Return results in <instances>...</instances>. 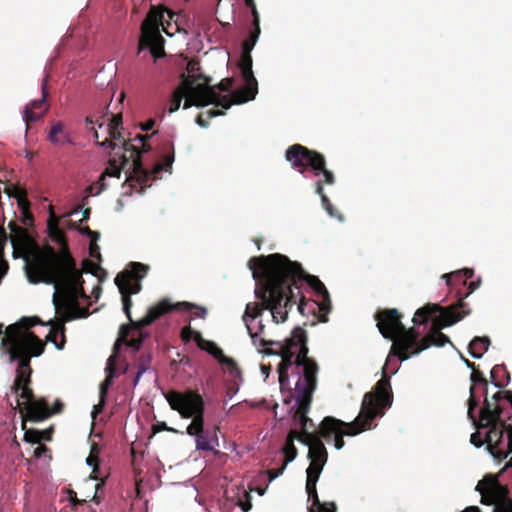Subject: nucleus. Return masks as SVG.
Segmentation results:
<instances>
[{
	"label": "nucleus",
	"instance_id": "6ab92c4d",
	"mask_svg": "<svg viewBox=\"0 0 512 512\" xmlns=\"http://www.w3.org/2000/svg\"><path fill=\"white\" fill-rule=\"evenodd\" d=\"M420 333L414 328H406L399 331L397 338L394 340L391 349L390 356H396L400 361H405L410 358L411 355H415L413 351L421 344L419 340Z\"/></svg>",
	"mask_w": 512,
	"mask_h": 512
},
{
	"label": "nucleus",
	"instance_id": "423d86ee",
	"mask_svg": "<svg viewBox=\"0 0 512 512\" xmlns=\"http://www.w3.org/2000/svg\"><path fill=\"white\" fill-rule=\"evenodd\" d=\"M1 344L7 349L12 360H18L16 377L12 385V391L18 394L20 388L31 384V357L42 355L46 345L31 331L21 334L18 324H11L6 328Z\"/></svg>",
	"mask_w": 512,
	"mask_h": 512
},
{
	"label": "nucleus",
	"instance_id": "e2e57ef3",
	"mask_svg": "<svg viewBox=\"0 0 512 512\" xmlns=\"http://www.w3.org/2000/svg\"><path fill=\"white\" fill-rule=\"evenodd\" d=\"M68 499L71 503L72 506H78V505H82L83 503H85L86 501L85 500H80L77 498V494L74 490H69L68 491Z\"/></svg>",
	"mask_w": 512,
	"mask_h": 512
},
{
	"label": "nucleus",
	"instance_id": "f03ea898",
	"mask_svg": "<svg viewBox=\"0 0 512 512\" xmlns=\"http://www.w3.org/2000/svg\"><path fill=\"white\" fill-rule=\"evenodd\" d=\"M47 231L50 239L59 245V250L48 244L36 248L30 255L29 282L54 285L53 304L57 311L67 309L70 304L79 309L77 297L84 293L82 272L77 268L65 232L59 227V218L52 209L47 220Z\"/></svg>",
	"mask_w": 512,
	"mask_h": 512
},
{
	"label": "nucleus",
	"instance_id": "774afa93",
	"mask_svg": "<svg viewBox=\"0 0 512 512\" xmlns=\"http://www.w3.org/2000/svg\"><path fill=\"white\" fill-rule=\"evenodd\" d=\"M194 332L195 331L192 330L191 327H189V326L188 327H184L181 330V338H182V340L185 341V342L189 341L192 338Z\"/></svg>",
	"mask_w": 512,
	"mask_h": 512
},
{
	"label": "nucleus",
	"instance_id": "a878e982",
	"mask_svg": "<svg viewBox=\"0 0 512 512\" xmlns=\"http://www.w3.org/2000/svg\"><path fill=\"white\" fill-rule=\"evenodd\" d=\"M47 140L53 145L58 146L74 144L71 133L65 128V124L61 121H57L52 124L47 136Z\"/></svg>",
	"mask_w": 512,
	"mask_h": 512
},
{
	"label": "nucleus",
	"instance_id": "9d476101",
	"mask_svg": "<svg viewBox=\"0 0 512 512\" xmlns=\"http://www.w3.org/2000/svg\"><path fill=\"white\" fill-rule=\"evenodd\" d=\"M165 398L172 410L177 411L182 418L192 419L186 428V433L196 438L204 431L205 402L196 390L184 392L170 390Z\"/></svg>",
	"mask_w": 512,
	"mask_h": 512
},
{
	"label": "nucleus",
	"instance_id": "5fc2aeb1",
	"mask_svg": "<svg viewBox=\"0 0 512 512\" xmlns=\"http://www.w3.org/2000/svg\"><path fill=\"white\" fill-rule=\"evenodd\" d=\"M79 231L88 236L92 242H96L100 237L99 232L91 230L88 226L80 228Z\"/></svg>",
	"mask_w": 512,
	"mask_h": 512
},
{
	"label": "nucleus",
	"instance_id": "58836bf2",
	"mask_svg": "<svg viewBox=\"0 0 512 512\" xmlns=\"http://www.w3.org/2000/svg\"><path fill=\"white\" fill-rule=\"evenodd\" d=\"M184 96H185V90L182 87V85H180L172 93V96L170 99L169 113H174L179 109Z\"/></svg>",
	"mask_w": 512,
	"mask_h": 512
},
{
	"label": "nucleus",
	"instance_id": "f8f14e48",
	"mask_svg": "<svg viewBox=\"0 0 512 512\" xmlns=\"http://www.w3.org/2000/svg\"><path fill=\"white\" fill-rule=\"evenodd\" d=\"M168 14L169 19H173V13L161 6H152L141 24V36L139 39V51L143 48H149L150 53L156 59L165 55L164 38L160 34V26L167 34L168 31L164 26V16Z\"/></svg>",
	"mask_w": 512,
	"mask_h": 512
},
{
	"label": "nucleus",
	"instance_id": "9b49d317",
	"mask_svg": "<svg viewBox=\"0 0 512 512\" xmlns=\"http://www.w3.org/2000/svg\"><path fill=\"white\" fill-rule=\"evenodd\" d=\"M182 77V87L185 90V102L184 109H188L192 106L204 107L209 104L220 106L223 109H229L232 106L230 97L225 95L221 96L214 90L210 83V77L203 74L197 76L186 77L185 74Z\"/></svg>",
	"mask_w": 512,
	"mask_h": 512
},
{
	"label": "nucleus",
	"instance_id": "79ce46f5",
	"mask_svg": "<svg viewBox=\"0 0 512 512\" xmlns=\"http://www.w3.org/2000/svg\"><path fill=\"white\" fill-rule=\"evenodd\" d=\"M282 452L284 454L285 464L292 462L297 456V449L294 445V442L286 441L284 447L282 448Z\"/></svg>",
	"mask_w": 512,
	"mask_h": 512
},
{
	"label": "nucleus",
	"instance_id": "e433bc0d",
	"mask_svg": "<svg viewBox=\"0 0 512 512\" xmlns=\"http://www.w3.org/2000/svg\"><path fill=\"white\" fill-rule=\"evenodd\" d=\"M150 362H151V356L149 354L147 355H141L139 359L137 360V368L138 371L136 373V376L133 381V385L136 386L143 375L149 368H150Z\"/></svg>",
	"mask_w": 512,
	"mask_h": 512
},
{
	"label": "nucleus",
	"instance_id": "ea45409f",
	"mask_svg": "<svg viewBox=\"0 0 512 512\" xmlns=\"http://www.w3.org/2000/svg\"><path fill=\"white\" fill-rule=\"evenodd\" d=\"M98 184H99V186H97V184H91L90 186L87 187V189H86L87 195L85 197H83V199L81 201V205L78 206L77 210L82 209L84 206H86L88 204L89 196L98 195L106 188L105 182H102L99 180Z\"/></svg>",
	"mask_w": 512,
	"mask_h": 512
},
{
	"label": "nucleus",
	"instance_id": "b1692460",
	"mask_svg": "<svg viewBox=\"0 0 512 512\" xmlns=\"http://www.w3.org/2000/svg\"><path fill=\"white\" fill-rule=\"evenodd\" d=\"M73 318V315L67 314L63 319L49 321L48 324L51 325V328L48 335L46 336V341L52 342L58 350H63L66 343L65 322Z\"/></svg>",
	"mask_w": 512,
	"mask_h": 512
},
{
	"label": "nucleus",
	"instance_id": "4c0bfd02",
	"mask_svg": "<svg viewBox=\"0 0 512 512\" xmlns=\"http://www.w3.org/2000/svg\"><path fill=\"white\" fill-rule=\"evenodd\" d=\"M217 361L220 365L225 366L232 376L237 377L240 375L241 371L233 358H230L223 353Z\"/></svg>",
	"mask_w": 512,
	"mask_h": 512
},
{
	"label": "nucleus",
	"instance_id": "a18cd8bd",
	"mask_svg": "<svg viewBox=\"0 0 512 512\" xmlns=\"http://www.w3.org/2000/svg\"><path fill=\"white\" fill-rule=\"evenodd\" d=\"M172 148V153L171 154H167L163 157V163L162 164H158L156 167H157V171H160V170H165V171H169L171 170L172 168V163L174 162V150H173V146H171Z\"/></svg>",
	"mask_w": 512,
	"mask_h": 512
},
{
	"label": "nucleus",
	"instance_id": "5701e85b",
	"mask_svg": "<svg viewBox=\"0 0 512 512\" xmlns=\"http://www.w3.org/2000/svg\"><path fill=\"white\" fill-rule=\"evenodd\" d=\"M470 380L472 382L471 386H470V396H469V399H468V417L475 422V415H474V409L478 406V400L476 398V395H475V390H476V385L477 384H481L483 385V392L485 394V399L487 398V393H488V381L486 379V377L484 376V374L478 370V369H474V371H472L471 373V376H470Z\"/></svg>",
	"mask_w": 512,
	"mask_h": 512
},
{
	"label": "nucleus",
	"instance_id": "4d7b16f0",
	"mask_svg": "<svg viewBox=\"0 0 512 512\" xmlns=\"http://www.w3.org/2000/svg\"><path fill=\"white\" fill-rule=\"evenodd\" d=\"M83 268L86 273L96 274L97 270L99 269V265L91 260H84Z\"/></svg>",
	"mask_w": 512,
	"mask_h": 512
},
{
	"label": "nucleus",
	"instance_id": "aec40b11",
	"mask_svg": "<svg viewBox=\"0 0 512 512\" xmlns=\"http://www.w3.org/2000/svg\"><path fill=\"white\" fill-rule=\"evenodd\" d=\"M476 491L481 494V503L494 505L508 497V489L501 485L498 476L487 474L477 483Z\"/></svg>",
	"mask_w": 512,
	"mask_h": 512
},
{
	"label": "nucleus",
	"instance_id": "bb28decb",
	"mask_svg": "<svg viewBox=\"0 0 512 512\" xmlns=\"http://www.w3.org/2000/svg\"><path fill=\"white\" fill-rule=\"evenodd\" d=\"M306 492L309 499L312 500L309 512H336V504L334 502L321 503L318 497L316 484H306Z\"/></svg>",
	"mask_w": 512,
	"mask_h": 512
},
{
	"label": "nucleus",
	"instance_id": "ddd939ff",
	"mask_svg": "<svg viewBox=\"0 0 512 512\" xmlns=\"http://www.w3.org/2000/svg\"><path fill=\"white\" fill-rule=\"evenodd\" d=\"M504 408L500 405L492 408L488 398L484 400L483 406L480 410L479 420L475 418V425L477 430L489 428L485 442L488 451L493 455L499 449L503 439V427H505V419L502 418Z\"/></svg>",
	"mask_w": 512,
	"mask_h": 512
},
{
	"label": "nucleus",
	"instance_id": "8fccbe9b",
	"mask_svg": "<svg viewBox=\"0 0 512 512\" xmlns=\"http://www.w3.org/2000/svg\"><path fill=\"white\" fill-rule=\"evenodd\" d=\"M510 453H512V439H508L507 451H503L500 448L496 450L493 457L499 460L505 459Z\"/></svg>",
	"mask_w": 512,
	"mask_h": 512
},
{
	"label": "nucleus",
	"instance_id": "c756f323",
	"mask_svg": "<svg viewBox=\"0 0 512 512\" xmlns=\"http://www.w3.org/2000/svg\"><path fill=\"white\" fill-rule=\"evenodd\" d=\"M490 343V339L487 336H476L469 343L468 352L473 358L480 359L488 350Z\"/></svg>",
	"mask_w": 512,
	"mask_h": 512
},
{
	"label": "nucleus",
	"instance_id": "c9c22d12",
	"mask_svg": "<svg viewBox=\"0 0 512 512\" xmlns=\"http://www.w3.org/2000/svg\"><path fill=\"white\" fill-rule=\"evenodd\" d=\"M324 466H325V464L311 461L309 467L306 470V474H307L306 484H310L311 486H312V484H317V481L320 477V474H321Z\"/></svg>",
	"mask_w": 512,
	"mask_h": 512
},
{
	"label": "nucleus",
	"instance_id": "f257e3e1",
	"mask_svg": "<svg viewBox=\"0 0 512 512\" xmlns=\"http://www.w3.org/2000/svg\"><path fill=\"white\" fill-rule=\"evenodd\" d=\"M248 266L258 281L255 290L256 297L262 300L264 307L270 310L276 323L287 320L288 311L297 304L293 288L299 290L302 282H306L316 293L318 300L309 303L303 295L299 300L297 309L302 315L307 312L321 313L320 322L328 321L331 311V300L328 290L321 280L304 271L301 264L291 261L287 256L274 253L250 258Z\"/></svg>",
	"mask_w": 512,
	"mask_h": 512
},
{
	"label": "nucleus",
	"instance_id": "13d9d810",
	"mask_svg": "<svg viewBox=\"0 0 512 512\" xmlns=\"http://www.w3.org/2000/svg\"><path fill=\"white\" fill-rule=\"evenodd\" d=\"M89 254L92 258H95V259L101 261L100 247L97 245L96 242L91 241L90 247H89Z\"/></svg>",
	"mask_w": 512,
	"mask_h": 512
},
{
	"label": "nucleus",
	"instance_id": "603ef678",
	"mask_svg": "<svg viewBox=\"0 0 512 512\" xmlns=\"http://www.w3.org/2000/svg\"><path fill=\"white\" fill-rule=\"evenodd\" d=\"M4 192L8 194L10 197H15L17 199V195L25 194V190L14 185L6 186Z\"/></svg>",
	"mask_w": 512,
	"mask_h": 512
},
{
	"label": "nucleus",
	"instance_id": "20e7f679",
	"mask_svg": "<svg viewBox=\"0 0 512 512\" xmlns=\"http://www.w3.org/2000/svg\"><path fill=\"white\" fill-rule=\"evenodd\" d=\"M393 393L390 379L383 371V377L377 381L372 391L365 393L359 415L351 422H344L332 416H326L319 425V434L329 441L334 437V446L344 447L343 436H355L369 429L376 417H382L392 405Z\"/></svg>",
	"mask_w": 512,
	"mask_h": 512
},
{
	"label": "nucleus",
	"instance_id": "2f4dec72",
	"mask_svg": "<svg viewBox=\"0 0 512 512\" xmlns=\"http://www.w3.org/2000/svg\"><path fill=\"white\" fill-rule=\"evenodd\" d=\"M473 276V269L464 268L462 270L443 274L442 278L445 279L447 286L451 287L453 285V282H459L462 283L463 285H466L467 280L471 279Z\"/></svg>",
	"mask_w": 512,
	"mask_h": 512
},
{
	"label": "nucleus",
	"instance_id": "c85d7f7f",
	"mask_svg": "<svg viewBox=\"0 0 512 512\" xmlns=\"http://www.w3.org/2000/svg\"><path fill=\"white\" fill-rule=\"evenodd\" d=\"M122 124V116L114 115L108 124V132L111 139H105L102 142H97L100 146L109 147L112 150H115L117 144L112 141L113 140H121V133L118 130V127Z\"/></svg>",
	"mask_w": 512,
	"mask_h": 512
},
{
	"label": "nucleus",
	"instance_id": "37998d69",
	"mask_svg": "<svg viewBox=\"0 0 512 512\" xmlns=\"http://www.w3.org/2000/svg\"><path fill=\"white\" fill-rule=\"evenodd\" d=\"M200 349L212 355L216 360H218V358H220V356L223 354V350L218 347L216 343L209 340H206L203 344V348Z\"/></svg>",
	"mask_w": 512,
	"mask_h": 512
},
{
	"label": "nucleus",
	"instance_id": "a211bd4d",
	"mask_svg": "<svg viewBox=\"0 0 512 512\" xmlns=\"http://www.w3.org/2000/svg\"><path fill=\"white\" fill-rule=\"evenodd\" d=\"M261 306L260 307L257 303H248L246 305V308H245V312H244V315H243V321L245 322V325L247 327V330H248V333L252 339V342L254 345H258V346H261V347H265L264 350H262V353L266 354V355H280V346L279 344H266V345H262L261 344V340H264L266 342H273L272 340H266L261 336V334L263 333L264 331V325L263 324H259V331L258 332H253L251 326H250V323H249V319L251 320H255L258 316L261 315V312H262V309H266L264 307V304L263 302L261 301Z\"/></svg>",
	"mask_w": 512,
	"mask_h": 512
},
{
	"label": "nucleus",
	"instance_id": "72a5a7b5",
	"mask_svg": "<svg viewBox=\"0 0 512 512\" xmlns=\"http://www.w3.org/2000/svg\"><path fill=\"white\" fill-rule=\"evenodd\" d=\"M114 360H115L114 355L110 356L108 359V365L106 368V370L108 372V376L106 377V379L102 382V384L100 386V398L105 399L107 391L109 389V386L112 383V378L114 377V373H115Z\"/></svg>",
	"mask_w": 512,
	"mask_h": 512
},
{
	"label": "nucleus",
	"instance_id": "412c9836",
	"mask_svg": "<svg viewBox=\"0 0 512 512\" xmlns=\"http://www.w3.org/2000/svg\"><path fill=\"white\" fill-rule=\"evenodd\" d=\"M401 314L395 308L382 309L375 314L377 328L385 339L394 340L399 331L404 330V324L401 321Z\"/></svg>",
	"mask_w": 512,
	"mask_h": 512
},
{
	"label": "nucleus",
	"instance_id": "4be33fe9",
	"mask_svg": "<svg viewBox=\"0 0 512 512\" xmlns=\"http://www.w3.org/2000/svg\"><path fill=\"white\" fill-rule=\"evenodd\" d=\"M48 77L43 79L41 85L42 97L41 99L33 100L30 104L26 105L24 109L23 119L26 123V128H29V123L40 120L43 115L48 111L49 105L46 103L48 97L47 90Z\"/></svg>",
	"mask_w": 512,
	"mask_h": 512
},
{
	"label": "nucleus",
	"instance_id": "680f3d73",
	"mask_svg": "<svg viewBox=\"0 0 512 512\" xmlns=\"http://www.w3.org/2000/svg\"><path fill=\"white\" fill-rule=\"evenodd\" d=\"M54 433V426L51 425L49 428L40 431L41 441H51Z\"/></svg>",
	"mask_w": 512,
	"mask_h": 512
},
{
	"label": "nucleus",
	"instance_id": "393cba45",
	"mask_svg": "<svg viewBox=\"0 0 512 512\" xmlns=\"http://www.w3.org/2000/svg\"><path fill=\"white\" fill-rule=\"evenodd\" d=\"M321 438L322 437L319 433L311 435L309 444L306 445L309 447L308 458L312 462L326 464L328 460V452Z\"/></svg>",
	"mask_w": 512,
	"mask_h": 512
},
{
	"label": "nucleus",
	"instance_id": "338daca9",
	"mask_svg": "<svg viewBox=\"0 0 512 512\" xmlns=\"http://www.w3.org/2000/svg\"><path fill=\"white\" fill-rule=\"evenodd\" d=\"M245 497L247 498L246 501H241L240 500L238 502V505L241 507L243 512H248V511L251 510L252 504H251V501H250V495L247 492L245 493Z\"/></svg>",
	"mask_w": 512,
	"mask_h": 512
},
{
	"label": "nucleus",
	"instance_id": "0e129e2a",
	"mask_svg": "<svg viewBox=\"0 0 512 512\" xmlns=\"http://www.w3.org/2000/svg\"><path fill=\"white\" fill-rule=\"evenodd\" d=\"M286 466H287V464H285V462H283V464L280 468L270 469L268 471L270 481L277 478L278 476H280L283 473V471L285 470Z\"/></svg>",
	"mask_w": 512,
	"mask_h": 512
},
{
	"label": "nucleus",
	"instance_id": "09e8293b",
	"mask_svg": "<svg viewBox=\"0 0 512 512\" xmlns=\"http://www.w3.org/2000/svg\"><path fill=\"white\" fill-rule=\"evenodd\" d=\"M233 83H234L233 78H225L222 81H220L216 86H213V87H214V89L218 88L222 92H229Z\"/></svg>",
	"mask_w": 512,
	"mask_h": 512
},
{
	"label": "nucleus",
	"instance_id": "49530a36",
	"mask_svg": "<svg viewBox=\"0 0 512 512\" xmlns=\"http://www.w3.org/2000/svg\"><path fill=\"white\" fill-rule=\"evenodd\" d=\"M9 240V236L3 227V225L0 226V261H6L4 259V249Z\"/></svg>",
	"mask_w": 512,
	"mask_h": 512
},
{
	"label": "nucleus",
	"instance_id": "7c9ffc66",
	"mask_svg": "<svg viewBox=\"0 0 512 512\" xmlns=\"http://www.w3.org/2000/svg\"><path fill=\"white\" fill-rule=\"evenodd\" d=\"M252 25H253V30L250 31V34L248 36L247 39H245L242 43V53H241V58H252L251 57V51L253 50L258 38H259V35H260V22H253L252 21Z\"/></svg>",
	"mask_w": 512,
	"mask_h": 512
},
{
	"label": "nucleus",
	"instance_id": "a19ab883",
	"mask_svg": "<svg viewBox=\"0 0 512 512\" xmlns=\"http://www.w3.org/2000/svg\"><path fill=\"white\" fill-rule=\"evenodd\" d=\"M224 112L218 109H210L206 112V118L203 117V113L199 114L196 118V123L201 127H207L209 120L213 117L223 115Z\"/></svg>",
	"mask_w": 512,
	"mask_h": 512
},
{
	"label": "nucleus",
	"instance_id": "1a4fd4ad",
	"mask_svg": "<svg viewBox=\"0 0 512 512\" xmlns=\"http://www.w3.org/2000/svg\"><path fill=\"white\" fill-rule=\"evenodd\" d=\"M285 158L291 167L302 175L306 172H311L314 177L322 175V178L315 182V192L320 196L328 214L335 216L334 208L324 192V185H333L336 179L334 173L327 168L325 156L301 144H293L287 148Z\"/></svg>",
	"mask_w": 512,
	"mask_h": 512
},
{
	"label": "nucleus",
	"instance_id": "39448f33",
	"mask_svg": "<svg viewBox=\"0 0 512 512\" xmlns=\"http://www.w3.org/2000/svg\"><path fill=\"white\" fill-rule=\"evenodd\" d=\"M150 137L137 134L133 139L122 140L120 149L123 150V153L119 156L120 165L117 164L115 157L110 159L108 167L100 176V181L104 182L106 176L120 178L122 169L129 165L130 171L123 184V188L126 189L125 193L128 195H132L133 192L142 193L150 180V174L142 164V153L151 149L148 143Z\"/></svg>",
	"mask_w": 512,
	"mask_h": 512
},
{
	"label": "nucleus",
	"instance_id": "de8ad7c7",
	"mask_svg": "<svg viewBox=\"0 0 512 512\" xmlns=\"http://www.w3.org/2000/svg\"><path fill=\"white\" fill-rule=\"evenodd\" d=\"M21 223L26 227H33L34 225V217L30 210L21 212Z\"/></svg>",
	"mask_w": 512,
	"mask_h": 512
},
{
	"label": "nucleus",
	"instance_id": "052dcab7",
	"mask_svg": "<svg viewBox=\"0 0 512 512\" xmlns=\"http://www.w3.org/2000/svg\"><path fill=\"white\" fill-rule=\"evenodd\" d=\"M480 284H481V280H480V279H478V280H476V281H471V282L469 283L468 287H467V290H468V291H467V292H466V294H465L463 297H461L457 302H459L461 299L464 301V299H465L466 297H468L471 293H473L476 289H478V288H479Z\"/></svg>",
	"mask_w": 512,
	"mask_h": 512
},
{
	"label": "nucleus",
	"instance_id": "6e6552de",
	"mask_svg": "<svg viewBox=\"0 0 512 512\" xmlns=\"http://www.w3.org/2000/svg\"><path fill=\"white\" fill-rule=\"evenodd\" d=\"M128 267L129 269L122 271L115 277V284L121 293L123 311L130 322L128 325L121 326L118 341L138 351L144 339L143 329L145 327H141L139 329L140 333H138L133 326L138 321H134L131 317V295L141 291L140 281L147 275L149 266L140 262H130Z\"/></svg>",
	"mask_w": 512,
	"mask_h": 512
},
{
	"label": "nucleus",
	"instance_id": "f3484780",
	"mask_svg": "<svg viewBox=\"0 0 512 512\" xmlns=\"http://www.w3.org/2000/svg\"><path fill=\"white\" fill-rule=\"evenodd\" d=\"M252 62V58L240 59L239 68L245 86L232 93V99L230 98L232 104H242L251 101L258 93V82L252 71Z\"/></svg>",
	"mask_w": 512,
	"mask_h": 512
},
{
	"label": "nucleus",
	"instance_id": "2eb2a0df",
	"mask_svg": "<svg viewBox=\"0 0 512 512\" xmlns=\"http://www.w3.org/2000/svg\"><path fill=\"white\" fill-rule=\"evenodd\" d=\"M172 310H180V311H188L195 318H205L207 315V309L205 307L198 306L196 304L190 302H178L176 304H172L168 299H163L158 302L156 305L150 307L148 309L147 314L138 320L137 323H134L133 326L135 330L139 332L141 327H147L152 324L155 320L160 318L161 316L171 312Z\"/></svg>",
	"mask_w": 512,
	"mask_h": 512
},
{
	"label": "nucleus",
	"instance_id": "bf43d9fd",
	"mask_svg": "<svg viewBox=\"0 0 512 512\" xmlns=\"http://www.w3.org/2000/svg\"><path fill=\"white\" fill-rule=\"evenodd\" d=\"M470 442L477 448H480L484 443H486L485 440L481 438L479 431H476L471 434Z\"/></svg>",
	"mask_w": 512,
	"mask_h": 512
},
{
	"label": "nucleus",
	"instance_id": "3c124183",
	"mask_svg": "<svg viewBox=\"0 0 512 512\" xmlns=\"http://www.w3.org/2000/svg\"><path fill=\"white\" fill-rule=\"evenodd\" d=\"M17 204L21 212L30 210V202L26 197V193L17 195Z\"/></svg>",
	"mask_w": 512,
	"mask_h": 512
},
{
	"label": "nucleus",
	"instance_id": "864d4df0",
	"mask_svg": "<svg viewBox=\"0 0 512 512\" xmlns=\"http://www.w3.org/2000/svg\"><path fill=\"white\" fill-rule=\"evenodd\" d=\"M506 391H498L496 392L493 396H492V400L493 402H491L489 399V403L491 404V407L494 408L496 407L497 405H500L502 408V404H501V401L502 400H505V396H506Z\"/></svg>",
	"mask_w": 512,
	"mask_h": 512
},
{
	"label": "nucleus",
	"instance_id": "6e6d98bb",
	"mask_svg": "<svg viewBox=\"0 0 512 512\" xmlns=\"http://www.w3.org/2000/svg\"><path fill=\"white\" fill-rule=\"evenodd\" d=\"M245 5L251 9L253 22H260V16L254 0H244Z\"/></svg>",
	"mask_w": 512,
	"mask_h": 512
},
{
	"label": "nucleus",
	"instance_id": "473e14b6",
	"mask_svg": "<svg viewBox=\"0 0 512 512\" xmlns=\"http://www.w3.org/2000/svg\"><path fill=\"white\" fill-rule=\"evenodd\" d=\"M491 382L498 388L504 387L510 381V375L504 365H495L490 372Z\"/></svg>",
	"mask_w": 512,
	"mask_h": 512
},
{
	"label": "nucleus",
	"instance_id": "dca6fc26",
	"mask_svg": "<svg viewBox=\"0 0 512 512\" xmlns=\"http://www.w3.org/2000/svg\"><path fill=\"white\" fill-rule=\"evenodd\" d=\"M8 228L11 231V234L8 236L13 247V256L14 258L22 257L24 259L25 274L27 279L29 280L30 255L36 250V248H40V246L29 233V227H21L16 222L10 221L8 223Z\"/></svg>",
	"mask_w": 512,
	"mask_h": 512
},
{
	"label": "nucleus",
	"instance_id": "4468645a",
	"mask_svg": "<svg viewBox=\"0 0 512 512\" xmlns=\"http://www.w3.org/2000/svg\"><path fill=\"white\" fill-rule=\"evenodd\" d=\"M19 397L24 399L25 419L30 422L38 423L49 419L53 415L61 414L64 410V403L56 399L52 406L45 397H36L30 385L20 388Z\"/></svg>",
	"mask_w": 512,
	"mask_h": 512
},
{
	"label": "nucleus",
	"instance_id": "0eeeda50",
	"mask_svg": "<svg viewBox=\"0 0 512 512\" xmlns=\"http://www.w3.org/2000/svg\"><path fill=\"white\" fill-rule=\"evenodd\" d=\"M470 312L467 303L463 302L462 299L447 307H442L436 303H428L417 309L413 317L414 324H426L428 319L432 318L433 329L429 335L421 339V344L413 353H420L432 345L442 347L446 343H450L449 337L442 333L440 329L459 322Z\"/></svg>",
	"mask_w": 512,
	"mask_h": 512
},
{
	"label": "nucleus",
	"instance_id": "cd10ccee",
	"mask_svg": "<svg viewBox=\"0 0 512 512\" xmlns=\"http://www.w3.org/2000/svg\"><path fill=\"white\" fill-rule=\"evenodd\" d=\"M218 427H214L213 430H204L196 438V449L202 451H212L215 446H218L217 437Z\"/></svg>",
	"mask_w": 512,
	"mask_h": 512
},
{
	"label": "nucleus",
	"instance_id": "c03bdc74",
	"mask_svg": "<svg viewBox=\"0 0 512 512\" xmlns=\"http://www.w3.org/2000/svg\"><path fill=\"white\" fill-rule=\"evenodd\" d=\"M24 440L28 443L32 444H40V430L37 429H29L25 431Z\"/></svg>",
	"mask_w": 512,
	"mask_h": 512
},
{
	"label": "nucleus",
	"instance_id": "f704fd0d",
	"mask_svg": "<svg viewBox=\"0 0 512 512\" xmlns=\"http://www.w3.org/2000/svg\"><path fill=\"white\" fill-rule=\"evenodd\" d=\"M311 435H315V433L309 432L306 428H301V431L291 429L287 435L286 441L294 442L295 440H298L304 445H307L309 444Z\"/></svg>",
	"mask_w": 512,
	"mask_h": 512
},
{
	"label": "nucleus",
	"instance_id": "69168bd1",
	"mask_svg": "<svg viewBox=\"0 0 512 512\" xmlns=\"http://www.w3.org/2000/svg\"><path fill=\"white\" fill-rule=\"evenodd\" d=\"M186 69L189 74H194L200 69V64L196 60H191L187 63ZM192 76H194V75H192ZM189 77H191V75Z\"/></svg>",
	"mask_w": 512,
	"mask_h": 512
},
{
	"label": "nucleus",
	"instance_id": "7ed1b4c3",
	"mask_svg": "<svg viewBox=\"0 0 512 512\" xmlns=\"http://www.w3.org/2000/svg\"><path fill=\"white\" fill-rule=\"evenodd\" d=\"M276 342H269L273 344ZM262 345L268 342L261 340ZM280 346L281 361L277 372L281 391L289 392L284 399L289 404L295 398L296 404L290 409L294 421H298L301 428H306L308 422L313 426V420L308 417L311 408L313 393L317 386L319 367L313 358L308 356L307 334L301 327H295L285 343L277 342Z\"/></svg>",
	"mask_w": 512,
	"mask_h": 512
}]
</instances>
